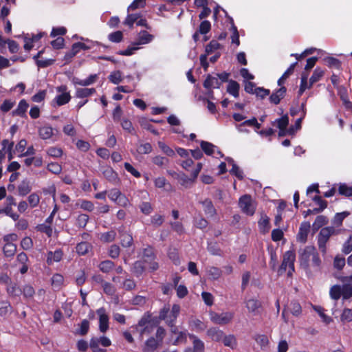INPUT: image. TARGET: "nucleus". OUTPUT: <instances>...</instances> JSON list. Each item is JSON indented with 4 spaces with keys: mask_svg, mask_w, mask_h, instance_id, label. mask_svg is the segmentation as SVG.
Here are the masks:
<instances>
[{
    "mask_svg": "<svg viewBox=\"0 0 352 352\" xmlns=\"http://www.w3.org/2000/svg\"><path fill=\"white\" fill-rule=\"evenodd\" d=\"M180 312V306L177 304H174L170 309L169 305H165L161 309L159 317L157 318L158 320H164L167 325L175 323Z\"/></svg>",
    "mask_w": 352,
    "mask_h": 352,
    "instance_id": "1",
    "label": "nucleus"
},
{
    "mask_svg": "<svg viewBox=\"0 0 352 352\" xmlns=\"http://www.w3.org/2000/svg\"><path fill=\"white\" fill-rule=\"evenodd\" d=\"M337 231L333 226L325 227L321 229L318 239L319 249L323 252H326V243L331 236L336 234Z\"/></svg>",
    "mask_w": 352,
    "mask_h": 352,
    "instance_id": "2",
    "label": "nucleus"
},
{
    "mask_svg": "<svg viewBox=\"0 0 352 352\" xmlns=\"http://www.w3.org/2000/svg\"><path fill=\"white\" fill-rule=\"evenodd\" d=\"M152 19L153 16L148 12L135 10L128 12L126 19L124 22H147L148 19Z\"/></svg>",
    "mask_w": 352,
    "mask_h": 352,
    "instance_id": "3",
    "label": "nucleus"
},
{
    "mask_svg": "<svg viewBox=\"0 0 352 352\" xmlns=\"http://www.w3.org/2000/svg\"><path fill=\"white\" fill-rule=\"evenodd\" d=\"M239 205L243 212L248 215H253L255 208L250 195H245L239 199Z\"/></svg>",
    "mask_w": 352,
    "mask_h": 352,
    "instance_id": "4",
    "label": "nucleus"
},
{
    "mask_svg": "<svg viewBox=\"0 0 352 352\" xmlns=\"http://www.w3.org/2000/svg\"><path fill=\"white\" fill-rule=\"evenodd\" d=\"M210 320L212 322L224 325L228 324L233 318V314L229 312L217 314L216 312L210 313Z\"/></svg>",
    "mask_w": 352,
    "mask_h": 352,
    "instance_id": "5",
    "label": "nucleus"
},
{
    "mask_svg": "<svg viewBox=\"0 0 352 352\" xmlns=\"http://www.w3.org/2000/svg\"><path fill=\"white\" fill-rule=\"evenodd\" d=\"M296 259L295 253L292 251H287L283 255V262L278 270V274L282 275L289 265H293Z\"/></svg>",
    "mask_w": 352,
    "mask_h": 352,
    "instance_id": "6",
    "label": "nucleus"
},
{
    "mask_svg": "<svg viewBox=\"0 0 352 352\" xmlns=\"http://www.w3.org/2000/svg\"><path fill=\"white\" fill-rule=\"evenodd\" d=\"M222 82L219 81L217 78L208 74L206 79L204 80L203 85L206 89H210L209 94L211 98H212L213 92L211 90V88H219Z\"/></svg>",
    "mask_w": 352,
    "mask_h": 352,
    "instance_id": "7",
    "label": "nucleus"
},
{
    "mask_svg": "<svg viewBox=\"0 0 352 352\" xmlns=\"http://www.w3.org/2000/svg\"><path fill=\"white\" fill-rule=\"evenodd\" d=\"M97 314L99 315V329L102 333H104L109 329V317L106 314L105 309L100 308L97 310Z\"/></svg>",
    "mask_w": 352,
    "mask_h": 352,
    "instance_id": "8",
    "label": "nucleus"
},
{
    "mask_svg": "<svg viewBox=\"0 0 352 352\" xmlns=\"http://www.w3.org/2000/svg\"><path fill=\"white\" fill-rule=\"evenodd\" d=\"M245 307L249 312L257 315L259 311L258 309L262 307V303L260 300L255 298H250L245 301Z\"/></svg>",
    "mask_w": 352,
    "mask_h": 352,
    "instance_id": "9",
    "label": "nucleus"
},
{
    "mask_svg": "<svg viewBox=\"0 0 352 352\" xmlns=\"http://www.w3.org/2000/svg\"><path fill=\"white\" fill-rule=\"evenodd\" d=\"M310 230V223L309 222H303L301 223L298 234V239L301 243H305Z\"/></svg>",
    "mask_w": 352,
    "mask_h": 352,
    "instance_id": "10",
    "label": "nucleus"
},
{
    "mask_svg": "<svg viewBox=\"0 0 352 352\" xmlns=\"http://www.w3.org/2000/svg\"><path fill=\"white\" fill-rule=\"evenodd\" d=\"M201 204L203 206L205 214L208 217H212L216 215L217 210L210 199H206L203 201H201Z\"/></svg>",
    "mask_w": 352,
    "mask_h": 352,
    "instance_id": "11",
    "label": "nucleus"
},
{
    "mask_svg": "<svg viewBox=\"0 0 352 352\" xmlns=\"http://www.w3.org/2000/svg\"><path fill=\"white\" fill-rule=\"evenodd\" d=\"M208 336L213 341L220 342L223 338L224 333L223 331L217 327H212L207 331Z\"/></svg>",
    "mask_w": 352,
    "mask_h": 352,
    "instance_id": "12",
    "label": "nucleus"
},
{
    "mask_svg": "<svg viewBox=\"0 0 352 352\" xmlns=\"http://www.w3.org/2000/svg\"><path fill=\"white\" fill-rule=\"evenodd\" d=\"M286 91L285 87H281L270 96V102L275 104H279L280 100L285 97Z\"/></svg>",
    "mask_w": 352,
    "mask_h": 352,
    "instance_id": "13",
    "label": "nucleus"
},
{
    "mask_svg": "<svg viewBox=\"0 0 352 352\" xmlns=\"http://www.w3.org/2000/svg\"><path fill=\"white\" fill-rule=\"evenodd\" d=\"M153 38V36L146 31H141L137 38V41L135 42V45H143L150 43Z\"/></svg>",
    "mask_w": 352,
    "mask_h": 352,
    "instance_id": "14",
    "label": "nucleus"
},
{
    "mask_svg": "<svg viewBox=\"0 0 352 352\" xmlns=\"http://www.w3.org/2000/svg\"><path fill=\"white\" fill-rule=\"evenodd\" d=\"M315 250L316 248L314 246H307L300 255L301 263L307 265Z\"/></svg>",
    "mask_w": 352,
    "mask_h": 352,
    "instance_id": "15",
    "label": "nucleus"
},
{
    "mask_svg": "<svg viewBox=\"0 0 352 352\" xmlns=\"http://www.w3.org/2000/svg\"><path fill=\"white\" fill-rule=\"evenodd\" d=\"M63 252L61 250H56L55 252H49L47 253V263L48 265L52 264L54 262H58L62 259Z\"/></svg>",
    "mask_w": 352,
    "mask_h": 352,
    "instance_id": "16",
    "label": "nucleus"
},
{
    "mask_svg": "<svg viewBox=\"0 0 352 352\" xmlns=\"http://www.w3.org/2000/svg\"><path fill=\"white\" fill-rule=\"evenodd\" d=\"M207 275L211 280H218L222 275V270L217 267L210 266L206 270Z\"/></svg>",
    "mask_w": 352,
    "mask_h": 352,
    "instance_id": "17",
    "label": "nucleus"
},
{
    "mask_svg": "<svg viewBox=\"0 0 352 352\" xmlns=\"http://www.w3.org/2000/svg\"><path fill=\"white\" fill-rule=\"evenodd\" d=\"M159 322L160 321L157 318H153V322L142 327V329L140 331L141 339H142L144 334L151 333L153 331L154 328L157 326Z\"/></svg>",
    "mask_w": 352,
    "mask_h": 352,
    "instance_id": "18",
    "label": "nucleus"
},
{
    "mask_svg": "<svg viewBox=\"0 0 352 352\" xmlns=\"http://www.w3.org/2000/svg\"><path fill=\"white\" fill-rule=\"evenodd\" d=\"M239 87V84L236 81L230 80L227 87V91L234 98H238Z\"/></svg>",
    "mask_w": 352,
    "mask_h": 352,
    "instance_id": "19",
    "label": "nucleus"
},
{
    "mask_svg": "<svg viewBox=\"0 0 352 352\" xmlns=\"http://www.w3.org/2000/svg\"><path fill=\"white\" fill-rule=\"evenodd\" d=\"M144 263H145L142 261H137L133 263L132 272L135 274V276H140L145 271Z\"/></svg>",
    "mask_w": 352,
    "mask_h": 352,
    "instance_id": "20",
    "label": "nucleus"
},
{
    "mask_svg": "<svg viewBox=\"0 0 352 352\" xmlns=\"http://www.w3.org/2000/svg\"><path fill=\"white\" fill-rule=\"evenodd\" d=\"M159 343L160 342L155 338L153 337L150 338L145 342V346L143 349L144 352H153L157 348Z\"/></svg>",
    "mask_w": 352,
    "mask_h": 352,
    "instance_id": "21",
    "label": "nucleus"
},
{
    "mask_svg": "<svg viewBox=\"0 0 352 352\" xmlns=\"http://www.w3.org/2000/svg\"><path fill=\"white\" fill-rule=\"evenodd\" d=\"M29 104L25 100H22L19 103L18 107L12 111L14 116H23L28 108Z\"/></svg>",
    "mask_w": 352,
    "mask_h": 352,
    "instance_id": "22",
    "label": "nucleus"
},
{
    "mask_svg": "<svg viewBox=\"0 0 352 352\" xmlns=\"http://www.w3.org/2000/svg\"><path fill=\"white\" fill-rule=\"evenodd\" d=\"M96 92L95 88H78L76 92V96L79 98L88 97Z\"/></svg>",
    "mask_w": 352,
    "mask_h": 352,
    "instance_id": "23",
    "label": "nucleus"
},
{
    "mask_svg": "<svg viewBox=\"0 0 352 352\" xmlns=\"http://www.w3.org/2000/svg\"><path fill=\"white\" fill-rule=\"evenodd\" d=\"M19 194L21 196H25L31 191V186L30 182L28 180H23L18 186Z\"/></svg>",
    "mask_w": 352,
    "mask_h": 352,
    "instance_id": "24",
    "label": "nucleus"
},
{
    "mask_svg": "<svg viewBox=\"0 0 352 352\" xmlns=\"http://www.w3.org/2000/svg\"><path fill=\"white\" fill-rule=\"evenodd\" d=\"M288 309L295 316H299L302 313V308L300 303L293 300L288 305Z\"/></svg>",
    "mask_w": 352,
    "mask_h": 352,
    "instance_id": "25",
    "label": "nucleus"
},
{
    "mask_svg": "<svg viewBox=\"0 0 352 352\" xmlns=\"http://www.w3.org/2000/svg\"><path fill=\"white\" fill-rule=\"evenodd\" d=\"M221 341L226 346L230 347L232 349H235L237 344L236 338L233 335L223 336Z\"/></svg>",
    "mask_w": 352,
    "mask_h": 352,
    "instance_id": "26",
    "label": "nucleus"
},
{
    "mask_svg": "<svg viewBox=\"0 0 352 352\" xmlns=\"http://www.w3.org/2000/svg\"><path fill=\"white\" fill-rule=\"evenodd\" d=\"M350 214V212L347 211H344L340 213H336L334 216L332 223L337 227H339L342 225L343 220Z\"/></svg>",
    "mask_w": 352,
    "mask_h": 352,
    "instance_id": "27",
    "label": "nucleus"
},
{
    "mask_svg": "<svg viewBox=\"0 0 352 352\" xmlns=\"http://www.w3.org/2000/svg\"><path fill=\"white\" fill-rule=\"evenodd\" d=\"M39 136L43 140L50 138L53 135V129L51 126H45L38 130Z\"/></svg>",
    "mask_w": 352,
    "mask_h": 352,
    "instance_id": "28",
    "label": "nucleus"
},
{
    "mask_svg": "<svg viewBox=\"0 0 352 352\" xmlns=\"http://www.w3.org/2000/svg\"><path fill=\"white\" fill-rule=\"evenodd\" d=\"M7 285V292L10 295L18 296L22 293V290L17 286L16 283L10 281Z\"/></svg>",
    "mask_w": 352,
    "mask_h": 352,
    "instance_id": "29",
    "label": "nucleus"
},
{
    "mask_svg": "<svg viewBox=\"0 0 352 352\" xmlns=\"http://www.w3.org/2000/svg\"><path fill=\"white\" fill-rule=\"evenodd\" d=\"M146 0H134L128 7L127 12H133L144 8Z\"/></svg>",
    "mask_w": 352,
    "mask_h": 352,
    "instance_id": "30",
    "label": "nucleus"
},
{
    "mask_svg": "<svg viewBox=\"0 0 352 352\" xmlns=\"http://www.w3.org/2000/svg\"><path fill=\"white\" fill-rule=\"evenodd\" d=\"M190 338L192 340L193 344V350L195 352H204V342L199 340L197 337L192 335L190 336Z\"/></svg>",
    "mask_w": 352,
    "mask_h": 352,
    "instance_id": "31",
    "label": "nucleus"
},
{
    "mask_svg": "<svg viewBox=\"0 0 352 352\" xmlns=\"http://www.w3.org/2000/svg\"><path fill=\"white\" fill-rule=\"evenodd\" d=\"M121 244L123 247H130L132 245L133 239L131 234L127 232H122L120 234Z\"/></svg>",
    "mask_w": 352,
    "mask_h": 352,
    "instance_id": "32",
    "label": "nucleus"
},
{
    "mask_svg": "<svg viewBox=\"0 0 352 352\" xmlns=\"http://www.w3.org/2000/svg\"><path fill=\"white\" fill-rule=\"evenodd\" d=\"M177 180L179 181V184L186 187L188 188L194 183L195 180L193 178H189L186 174L181 173L179 177H178Z\"/></svg>",
    "mask_w": 352,
    "mask_h": 352,
    "instance_id": "33",
    "label": "nucleus"
},
{
    "mask_svg": "<svg viewBox=\"0 0 352 352\" xmlns=\"http://www.w3.org/2000/svg\"><path fill=\"white\" fill-rule=\"evenodd\" d=\"M330 296L332 299L337 300L342 296V287L338 285L332 286L329 291Z\"/></svg>",
    "mask_w": 352,
    "mask_h": 352,
    "instance_id": "34",
    "label": "nucleus"
},
{
    "mask_svg": "<svg viewBox=\"0 0 352 352\" xmlns=\"http://www.w3.org/2000/svg\"><path fill=\"white\" fill-rule=\"evenodd\" d=\"M6 256L11 257L14 256L16 250V246L12 243H6L3 248Z\"/></svg>",
    "mask_w": 352,
    "mask_h": 352,
    "instance_id": "35",
    "label": "nucleus"
},
{
    "mask_svg": "<svg viewBox=\"0 0 352 352\" xmlns=\"http://www.w3.org/2000/svg\"><path fill=\"white\" fill-rule=\"evenodd\" d=\"M102 173L104 177L110 182H115L118 179L117 173L110 167L106 168Z\"/></svg>",
    "mask_w": 352,
    "mask_h": 352,
    "instance_id": "36",
    "label": "nucleus"
},
{
    "mask_svg": "<svg viewBox=\"0 0 352 352\" xmlns=\"http://www.w3.org/2000/svg\"><path fill=\"white\" fill-rule=\"evenodd\" d=\"M155 256L153 250L151 247L144 248L143 250L142 259L144 263L150 262L151 260H155Z\"/></svg>",
    "mask_w": 352,
    "mask_h": 352,
    "instance_id": "37",
    "label": "nucleus"
},
{
    "mask_svg": "<svg viewBox=\"0 0 352 352\" xmlns=\"http://www.w3.org/2000/svg\"><path fill=\"white\" fill-rule=\"evenodd\" d=\"M328 223V218L324 215H319L316 217L314 223H313V228L314 230H318L322 226L326 225Z\"/></svg>",
    "mask_w": 352,
    "mask_h": 352,
    "instance_id": "38",
    "label": "nucleus"
},
{
    "mask_svg": "<svg viewBox=\"0 0 352 352\" xmlns=\"http://www.w3.org/2000/svg\"><path fill=\"white\" fill-rule=\"evenodd\" d=\"M78 52L79 49L75 43L72 45L71 50L65 54L64 56V60L65 62L69 63L72 59L78 53Z\"/></svg>",
    "mask_w": 352,
    "mask_h": 352,
    "instance_id": "39",
    "label": "nucleus"
},
{
    "mask_svg": "<svg viewBox=\"0 0 352 352\" xmlns=\"http://www.w3.org/2000/svg\"><path fill=\"white\" fill-rule=\"evenodd\" d=\"M298 63L296 62L290 65V67L287 69V71L283 74V76L278 79V85H282L284 83L285 80L293 74L294 68Z\"/></svg>",
    "mask_w": 352,
    "mask_h": 352,
    "instance_id": "40",
    "label": "nucleus"
},
{
    "mask_svg": "<svg viewBox=\"0 0 352 352\" xmlns=\"http://www.w3.org/2000/svg\"><path fill=\"white\" fill-rule=\"evenodd\" d=\"M76 248L78 254L85 255L89 252L91 245L87 242H81L76 245Z\"/></svg>",
    "mask_w": 352,
    "mask_h": 352,
    "instance_id": "41",
    "label": "nucleus"
},
{
    "mask_svg": "<svg viewBox=\"0 0 352 352\" xmlns=\"http://www.w3.org/2000/svg\"><path fill=\"white\" fill-rule=\"evenodd\" d=\"M201 148L202 151L208 155H211L214 153V145L212 144L206 142L201 141L200 143Z\"/></svg>",
    "mask_w": 352,
    "mask_h": 352,
    "instance_id": "42",
    "label": "nucleus"
},
{
    "mask_svg": "<svg viewBox=\"0 0 352 352\" xmlns=\"http://www.w3.org/2000/svg\"><path fill=\"white\" fill-rule=\"evenodd\" d=\"M71 99L69 93H63L57 96L55 98L56 103L58 106L67 104Z\"/></svg>",
    "mask_w": 352,
    "mask_h": 352,
    "instance_id": "43",
    "label": "nucleus"
},
{
    "mask_svg": "<svg viewBox=\"0 0 352 352\" xmlns=\"http://www.w3.org/2000/svg\"><path fill=\"white\" fill-rule=\"evenodd\" d=\"M113 267L114 263L109 260L104 261L99 265L100 270L104 273L110 272L113 268Z\"/></svg>",
    "mask_w": 352,
    "mask_h": 352,
    "instance_id": "44",
    "label": "nucleus"
},
{
    "mask_svg": "<svg viewBox=\"0 0 352 352\" xmlns=\"http://www.w3.org/2000/svg\"><path fill=\"white\" fill-rule=\"evenodd\" d=\"M221 47V44L217 41L212 40L206 47V54L209 55L214 50H218Z\"/></svg>",
    "mask_w": 352,
    "mask_h": 352,
    "instance_id": "45",
    "label": "nucleus"
},
{
    "mask_svg": "<svg viewBox=\"0 0 352 352\" xmlns=\"http://www.w3.org/2000/svg\"><path fill=\"white\" fill-rule=\"evenodd\" d=\"M258 225L263 232H268L270 230V219L266 215H263L258 221Z\"/></svg>",
    "mask_w": 352,
    "mask_h": 352,
    "instance_id": "46",
    "label": "nucleus"
},
{
    "mask_svg": "<svg viewBox=\"0 0 352 352\" xmlns=\"http://www.w3.org/2000/svg\"><path fill=\"white\" fill-rule=\"evenodd\" d=\"M93 340H98V342H97L98 346H99V344H101L102 346L107 347V346H109L111 344V340L105 336H100V338H97V337L92 338L90 340V342H92Z\"/></svg>",
    "mask_w": 352,
    "mask_h": 352,
    "instance_id": "47",
    "label": "nucleus"
},
{
    "mask_svg": "<svg viewBox=\"0 0 352 352\" xmlns=\"http://www.w3.org/2000/svg\"><path fill=\"white\" fill-rule=\"evenodd\" d=\"M342 296L343 299H349L352 297V286L349 284L343 285L342 287Z\"/></svg>",
    "mask_w": 352,
    "mask_h": 352,
    "instance_id": "48",
    "label": "nucleus"
},
{
    "mask_svg": "<svg viewBox=\"0 0 352 352\" xmlns=\"http://www.w3.org/2000/svg\"><path fill=\"white\" fill-rule=\"evenodd\" d=\"M109 41L113 43H120L122 41L123 34L121 31H116L109 34Z\"/></svg>",
    "mask_w": 352,
    "mask_h": 352,
    "instance_id": "49",
    "label": "nucleus"
},
{
    "mask_svg": "<svg viewBox=\"0 0 352 352\" xmlns=\"http://www.w3.org/2000/svg\"><path fill=\"white\" fill-rule=\"evenodd\" d=\"M109 78L111 82L118 85L122 80V74L120 71H116L110 74Z\"/></svg>",
    "mask_w": 352,
    "mask_h": 352,
    "instance_id": "50",
    "label": "nucleus"
},
{
    "mask_svg": "<svg viewBox=\"0 0 352 352\" xmlns=\"http://www.w3.org/2000/svg\"><path fill=\"white\" fill-rule=\"evenodd\" d=\"M63 280L64 278L61 274H56L52 278V284L54 287L60 288L63 283Z\"/></svg>",
    "mask_w": 352,
    "mask_h": 352,
    "instance_id": "51",
    "label": "nucleus"
},
{
    "mask_svg": "<svg viewBox=\"0 0 352 352\" xmlns=\"http://www.w3.org/2000/svg\"><path fill=\"white\" fill-rule=\"evenodd\" d=\"M116 236V233L113 230L103 233L101 235V240L104 242L109 243L114 241Z\"/></svg>",
    "mask_w": 352,
    "mask_h": 352,
    "instance_id": "52",
    "label": "nucleus"
},
{
    "mask_svg": "<svg viewBox=\"0 0 352 352\" xmlns=\"http://www.w3.org/2000/svg\"><path fill=\"white\" fill-rule=\"evenodd\" d=\"M275 122L277 124V127L279 129L287 128L289 124V118L287 115L282 116L280 118L276 120Z\"/></svg>",
    "mask_w": 352,
    "mask_h": 352,
    "instance_id": "53",
    "label": "nucleus"
},
{
    "mask_svg": "<svg viewBox=\"0 0 352 352\" xmlns=\"http://www.w3.org/2000/svg\"><path fill=\"white\" fill-rule=\"evenodd\" d=\"M322 75L323 72L321 69L318 68L316 69L309 79L310 86L312 85L314 83L316 82L317 81H318L320 78L322 76Z\"/></svg>",
    "mask_w": 352,
    "mask_h": 352,
    "instance_id": "54",
    "label": "nucleus"
},
{
    "mask_svg": "<svg viewBox=\"0 0 352 352\" xmlns=\"http://www.w3.org/2000/svg\"><path fill=\"white\" fill-rule=\"evenodd\" d=\"M339 193L346 197H352V188L346 184H341L338 188Z\"/></svg>",
    "mask_w": 352,
    "mask_h": 352,
    "instance_id": "55",
    "label": "nucleus"
},
{
    "mask_svg": "<svg viewBox=\"0 0 352 352\" xmlns=\"http://www.w3.org/2000/svg\"><path fill=\"white\" fill-rule=\"evenodd\" d=\"M158 146H159V148L168 156L169 157H173L175 155V152L174 151L170 148L168 146H167L166 144H165L164 142H158Z\"/></svg>",
    "mask_w": 352,
    "mask_h": 352,
    "instance_id": "56",
    "label": "nucleus"
},
{
    "mask_svg": "<svg viewBox=\"0 0 352 352\" xmlns=\"http://www.w3.org/2000/svg\"><path fill=\"white\" fill-rule=\"evenodd\" d=\"M342 322H351L352 321V309H344L340 316Z\"/></svg>",
    "mask_w": 352,
    "mask_h": 352,
    "instance_id": "57",
    "label": "nucleus"
},
{
    "mask_svg": "<svg viewBox=\"0 0 352 352\" xmlns=\"http://www.w3.org/2000/svg\"><path fill=\"white\" fill-rule=\"evenodd\" d=\"M153 162L155 165L162 167L163 166H166L168 164L169 160L168 158L164 157L155 156L153 158Z\"/></svg>",
    "mask_w": 352,
    "mask_h": 352,
    "instance_id": "58",
    "label": "nucleus"
},
{
    "mask_svg": "<svg viewBox=\"0 0 352 352\" xmlns=\"http://www.w3.org/2000/svg\"><path fill=\"white\" fill-rule=\"evenodd\" d=\"M324 60L329 67L339 68L340 66V61L336 58L327 57L324 59Z\"/></svg>",
    "mask_w": 352,
    "mask_h": 352,
    "instance_id": "59",
    "label": "nucleus"
},
{
    "mask_svg": "<svg viewBox=\"0 0 352 352\" xmlns=\"http://www.w3.org/2000/svg\"><path fill=\"white\" fill-rule=\"evenodd\" d=\"M254 340L261 347H265L269 343L268 338L265 335H256Z\"/></svg>",
    "mask_w": 352,
    "mask_h": 352,
    "instance_id": "60",
    "label": "nucleus"
},
{
    "mask_svg": "<svg viewBox=\"0 0 352 352\" xmlns=\"http://www.w3.org/2000/svg\"><path fill=\"white\" fill-rule=\"evenodd\" d=\"M152 146L150 143L140 144L138 148V152L140 154H148L152 151Z\"/></svg>",
    "mask_w": 352,
    "mask_h": 352,
    "instance_id": "61",
    "label": "nucleus"
},
{
    "mask_svg": "<svg viewBox=\"0 0 352 352\" xmlns=\"http://www.w3.org/2000/svg\"><path fill=\"white\" fill-rule=\"evenodd\" d=\"M151 224L154 226H160L164 221V216L156 214L151 217Z\"/></svg>",
    "mask_w": 352,
    "mask_h": 352,
    "instance_id": "62",
    "label": "nucleus"
},
{
    "mask_svg": "<svg viewBox=\"0 0 352 352\" xmlns=\"http://www.w3.org/2000/svg\"><path fill=\"white\" fill-rule=\"evenodd\" d=\"M153 318H151V316L148 314H145L138 322V326L140 327H144V326L150 324L153 322Z\"/></svg>",
    "mask_w": 352,
    "mask_h": 352,
    "instance_id": "63",
    "label": "nucleus"
},
{
    "mask_svg": "<svg viewBox=\"0 0 352 352\" xmlns=\"http://www.w3.org/2000/svg\"><path fill=\"white\" fill-rule=\"evenodd\" d=\"M352 251V236H350L347 241L344 243L342 252L348 254Z\"/></svg>",
    "mask_w": 352,
    "mask_h": 352,
    "instance_id": "64",
    "label": "nucleus"
}]
</instances>
